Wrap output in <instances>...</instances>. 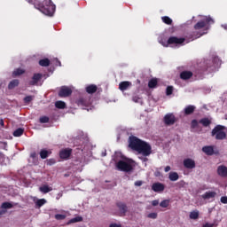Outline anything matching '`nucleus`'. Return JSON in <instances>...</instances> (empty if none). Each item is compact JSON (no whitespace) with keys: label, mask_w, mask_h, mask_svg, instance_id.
Instances as JSON below:
<instances>
[{"label":"nucleus","mask_w":227,"mask_h":227,"mask_svg":"<svg viewBox=\"0 0 227 227\" xmlns=\"http://www.w3.org/2000/svg\"><path fill=\"white\" fill-rule=\"evenodd\" d=\"M129 147L137 153H141L145 158H141L144 162L148 161L149 155H152V145L148 142L139 139L137 137L131 136L129 137Z\"/></svg>","instance_id":"obj_1"},{"label":"nucleus","mask_w":227,"mask_h":227,"mask_svg":"<svg viewBox=\"0 0 227 227\" xmlns=\"http://www.w3.org/2000/svg\"><path fill=\"white\" fill-rule=\"evenodd\" d=\"M29 4H34L36 10L42 12L44 15H48L49 17H52L54 15V12H56V5L52 3V0H28Z\"/></svg>","instance_id":"obj_2"},{"label":"nucleus","mask_w":227,"mask_h":227,"mask_svg":"<svg viewBox=\"0 0 227 227\" xmlns=\"http://www.w3.org/2000/svg\"><path fill=\"white\" fill-rule=\"evenodd\" d=\"M226 127L223 125H216L211 131L212 137H215L217 141H224L226 139Z\"/></svg>","instance_id":"obj_3"},{"label":"nucleus","mask_w":227,"mask_h":227,"mask_svg":"<svg viewBox=\"0 0 227 227\" xmlns=\"http://www.w3.org/2000/svg\"><path fill=\"white\" fill-rule=\"evenodd\" d=\"M115 168L116 169H118V171H124V173H130V171L134 169V167H132V164L123 160H119L115 164Z\"/></svg>","instance_id":"obj_4"},{"label":"nucleus","mask_w":227,"mask_h":227,"mask_svg":"<svg viewBox=\"0 0 227 227\" xmlns=\"http://www.w3.org/2000/svg\"><path fill=\"white\" fill-rule=\"evenodd\" d=\"M207 24H214V20L210 16L206 17L205 20L198 21L194 25V29H196V31H199V29H203V27H206Z\"/></svg>","instance_id":"obj_5"},{"label":"nucleus","mask_w":227,"mask_h":227,"mask_svg":"<svg viewBox=\"0 0 227 227\" xmlns=\"http://www.w3.org/2000/svg\"><path fill=\"white\" fill-rule=\"evenodd\" d=\"M116 207L119 209V215L121 217H125L127 215V212H129V207H127V204L124 202L119 201L116 203Z\"/></svg>","instance_id":"obj_6"},{"label":"nucleus","mask_w":227,"mask_h":227,"mask_svg":"<svg viewBox=\"0 0 227 227\" xmlns=\"http://www.w3.org/2000/svg\"><path fill=\"white\" fill-rule=\"evenodd\" d=\"M70 95H72V89L68 86L60 87L59 91V97H60V98H67V97H70Z\"/></svg>","instance_id":"obj_7"},{"label":"nucleus","mask_w":227,"mask_h":227,"mask_svg":"<svg viewBox=\"0 0 227 227\" xmlns=\"http://www.w3.org/2000/svg\"><path fill=\"white\" fill-rule=\"evenodd\" d=\"M163 121L168 126L175 125L176 123V117L173 114H167L163 118Z\"/></svg>","instance_id":"obj_8"},{"label":"nucleus","mask_w":227,"mask_h":227,"mask_svg":"<svg viewBox=\"0 0 227 227\" xmlns=\"http://www.w3.org/2000/svg\"><path fill=\"white\" fill-rule=\"evenodd\" d=\"M184 42H185V38L184 37H176V36H171L168 39L167 43L168 45H180L182 43H184Z\"/></svg>","instance_id":"obj_9"},{"label":"nucleus","mask_w":227,"mask_h":227,"mask_svg":"<svg viewBox=\"0 0 227 227\" xmlns=\"http://www.w3.org/2000/svg\"><path fill=\"white\" fill-rule=\"evenodd\" d=\"M70 155H72V149L70 148H65L59 152V157L60 159H64V160H68Z\"/></svg>","instance_id":"obj_10"},{"label":"nucleus","mask_w":227,"mask_h":227,"mask_svg":"<svg viewBox=\"0 0 227 227\" xmlns=\"http://www.w3.org/2000/svg\"><path fill=\"white\" fill-rule=\"evenodd\" d=\"M183 164L186 169H194V168H196V161L191 158L184 160Z\"/></svg>","instance_id":"obj_11"},{"label":"nucleus","mask_w":227,"mask_h":227,"mask_svg":"<svg viewBox=\"0 0 227 227\" xmlns=\"http://www.w3.org/2000/svg\"><path fill=\"white\" fill-rule=\"evenodd\" d=\"M192 75H194V73L185 70L180 73L179 77L180 79H182V81H189V79H191Z\"/></svg>","instance_id":"obj_12"},{"label":"nucleus","mask_w":227,"mask_h":227,"mask_svg":"<svg viewBox=\"0 0 227 227\" xmlns=\"http://www.w3.org/2000/svg\"><path fill=\"white\" fill-rule=\"evenodd\" d=\"M164 189H166V186L161 183H154L152 185V191L154 192H164Z\"/></svg>","instance_id":"obj_13"},{"label":"nucleus","mask_w":227,"mask_h":227,"mask_svg":"<svg viewBox=\"0 0 227 227\" xmlns=\"http://www.w3.org/2000/svg\"><path fill=\"white\" fill-rule=\"evenodd\" d=\"M42 77L43 75L40 73L34 74L32 81L29 82V85L35 86V84H38V82L42 80Z\"/></svg>","instance_id":"obj_14"},{"label":"nucleus","mask_w":227,"mask_h":227,"mask_svg":"<svg viewBox=\"0 0 227 227\" xmlns=\"http://www.w3.org/2000/svg\"><path fill=\"white\" fill-rule=\"evenodd\" d=\"M131 86H132V82H127V81L121 82L119 83V90L121 91H126V90H129V88H130Z\"/></svg>","instance_id":"obj_15"},{"label":"nucleus","mask_w":227,"mask_h":227,"mask_svg":"<svg viewBox=\"0 0 227 227\" xmlns=\"http://www.w3.org/2000/svg\"><path fill=\"white\" fill-rule=\"evenodd\" d=\"M202 152L206 153V155H209V156L214 155V153H217L214 152V146L212 145H206L202 147Z\"/></svg>","instance_id":"obj_16"},{"label":"nucleus","mask_w":227,"mask_h":227,"mask_svg":"<svg viewBox=\"0 0 227 227\" xmlns=\"http://www.w3.org/2000/svg\"><path fill=\"white\" fill-rule=\"evenodd\" d=\"M217 196V192H206L201 195L202 200H212V198H215Z\"/></svg>","instance_id":"obj_17"},{"label":"nucleus","mask_w":227,"mask_h":227,"mask_svg":"<svg viewBox=\"0 0 227 227\" xmlns=\"http://www.w3.org/2000/svg\"><path fill=\"white\" fill-rule=\"evenodd\" d=\"M217 173L220 176L227 177V167L221 165L217 168Z\"/></svg>","instance_id":"obj_18"},{"label":"nucleus","mask_w":227,"mask_h":227,"mask_svg":"<svg viewBox=\"0 0 227 227\" xmlns=\"http://www.w3.org/2000/svg\"><path fill=\"white\" fill-rule=\"evenodd\" d=\"M76 104L82 107H88L90 106V100L84 98H80L77 101Z\"/></svg>","instance_id":"obj_19"},{"label":"nucleus","mask_w":227,"mask_h":227,"mask_svg":"<svg viewBox=\"0 0 227 227\" xmlns=\"http://www.w3.org/2000/svg\"><path fill=\"white\" fill-rule=\"evenodd\" d=\"M184 114L185 116H189L190 114H192L196 111V106L192 105H189L184 108Z\"/></svg>","instance_id":"obj_20"},{"label":"nucleus","mask_w":227,"mask_h":227,"mask_svg":"<svg viewBox=\"0 0 227 227\" xmlns=\"http://www.w3.org/2000/svg\"><path fill=\"white\" fill-rule=\"evenodd\" d=\"M97 90L98 87L95 84H90L85 88V90L89 93V95H93V93H97Z\"/></svg>","instance_id":"obj_21"},{"label":"nucleus","mask_w":227,"mask_h":227,"mask_svg":"<svg viewBox=\"0 0 227 227\" xmlns=\"http://www.w3.org/2000/svg\"><path fill=\"white\" fill-rule=\"evenodd\" d=\"M51 153L52 151L47 149H42L39 153L41 159H47Z\"/></svg>","instance_id":"obj_22"},{"label":"nucleus","mask_w":227,"mask_h":227,"mask_svg":"<svg viewBox=\"0 0 227 227\" xmlns=\"http://www.w3.org/2000/svg\"><path fill=\"white\" fill-rule=\"evenodd\" d=\"M20 84V82L17 79H14L11 81L8 84V90H14V88H17Z\"/></svg>","instance_id":"obj_23"},{"label":"nucleus","mask_w":227,"mask_h":227,"mask_svg":"<svg viewBox=\"0 0 227 227\" xmlns=\"http://www.w3.org/2000/svg\"><path fill=\"white\" fill-rule=\"evenodd\" d=\"M39 191L41 192H43V194H47V192H51V191H52V187L47 185V184H43V186H41L39 188Z\"/></svg>","instance_id":"obj_24"},{"label":"nucleus","mask_w":227,"mask_h":227,"mask_svg":"<svg viewBox=\"0 0 227 227\" xmlns=\"http://www.w3.org/2000/svg\"><path fill=\"white\" fill-rule=\"evenodd\" d=\"M168 178L171 182H176L180 176H178V173L176 172H170L168 175Z\"/></svg>","instance_id":"obj_25"},{"label":"nucleus","mask_w":227,"mask_h":227,"mask_svg":"<svg viewBox=\"0 0 227 227\" xmlns=\"http://www.w3.org/2000/svg\"><path fill=\"white\" fill-rule=\"evenodd\" d=\"M159 82L157 81V78H153L148 82V87L151 89L157 88V84Z\"/></svg>","instance_id":"obj_26"},{"label":"nucleus","mask_w":227,"mask_h":227,"mask_svg":"<svg viewBox=\"0 0 227 227\" xmlns=\"http://www.w3.org/2000/svg\"><path fill=\"white\" fill-rule=\"evenodd\" d=\"M40 67H50L51 60L49 59H43L39 60Z\"/></svg>","instance_id":"obj_27"},{"label":"nucleus","mask_w":227,"mask_h":227,"mask_svg":"<svg viewBox=\"0 0 227 227\" xmlns=\"http://www.w3.org/2000/svg\"><path fill=\"white\" fill-rule=\"evenodd\" d=\"M161 20L164 24H167V26H171V24H173V20H171V18L168 16H163Z\"/></svg>","instance_id":"obj_28"},{"label":"nucleus","mask_w":227,"mask_h":227,"mask_svg":"<svg viewBox=\"0 0 227 227\" xmlns=\"http://www.w3.org/2000/svg\"><path fill=\"white\" fill-rule=\"evenodd\" d=\"M200 123H201L203 127H208L210 123H212V121H210L208 118H203L200 121Z\"/></svg>","instance_id":"obj_29"},{"label":"nucleus","mask_w":227,"mask_h":227,"mask_svg":"<svg viewBox=\"0 0 227 227\" xmlns=\"http://www.w3.org/2000/svg\"><path fill=\"white\" fill-rule=\"evenodd\" d=\"M22 134H24V129H22V128H19L16 130H14V132H13L14 137H20V136H22Z\"/></svg>","instance_id":"obj_30"},{"label":"nucleus","mask_w":227,"mask_h":227,"mask_svg":"<svg viewBox=\"0 0 227 227\" xmlns=\"http://www.w3.org/2000/svg\"><path fill=\"white\" fill-rule=\"evenodd\" d=\"M55 107H57V109H65L67 104L64 101H57L55 103Z\"/></svg>","instance_id":"obj_31"},{"label":"nucleus","mask_w":227,"mask_h":227,"mask_svg":"<svg viewBox=\"0 0 227 227\" xmlns=\"http://www.w3.org/2000/svg\"><path fill=\"white\" fill-rule=\"evenodd\" d=\"M82 221V218L81 216H76L74 218L70 219L67 222V224H74V223H81Z\"/></svg>","instance_id":"obj_32"},{"label":"nucleus","mask_w":227,"mask_h":227,"mask_svg":"<svg viewBox=\"0 0 227 227\" xmlns=\"http://www.w3.org/2000/svg\"><path fill=\"white\" fill-rule=\"evenodd\" d=\"M26 71H24V69L22 68H17L13 71L12 74L14 75V77H17L19 75H22V74H24Z\"/></svg>","instance_id":"obj_33"},{"label":"nucleus","mask_w":227,"mask_h":227,"mask_svg":"<svg viewBox=\"0 0 227 227\" xmlns=\"http://www.w3.org/2000/svg\"><path fill=\"white\" fill-rule=\"evenodd\" d=\"M200 217V211L195 210L190 213V219H198Z\"/></svg>","instance_id":"obj_34"},{"label":"nucleus","mask_w":227,"mask_h":227,"mask_svg":"<svg viewBox=\"0 0 227 227\" xmlns=\"http://www.w3.org/2000/svg\"><path fill=\"white\" fill-rule=\"evenodd\" d=\"M47 203V200L45 199H39L37 200V201L35 202L36 207H43V205H45Z\"/></svg>","instance_id":"obj_35"},{"label":"nucleus","mask_w":227,"mask_h":227,"mask_svg":"<svg viewBox=\"0 0 227 227\" xmlns=\"http://www.w3.org/2000/svg\"><path fill=\"white\" fill-rule=\"evenodd\" d=\"M161 208H168L169 207V200H164L160 203Z\"/></svg>","instance_id":"obj_36"},{"label":"nucleus","mask_w":227,"mask_h":227,"mask_svg":"<svg viewBox=\"0 0 227 227\" xmlns=\"http://www.w3.org/2000/svg\"><path fill=\"white\" fill-rule=\"evenodd\" d=\"M55 219L57 221H63V220L67 219V215H61V214H57V215H55Z\"/></svg>","instance_id":"obj_37"},{"label":"nucleus","mask_w":227,"mask_h":227,"mask_svg":"<svg viewBox=\"0 0 227 227\" xmlns=\"http://www.w3.org/2000/svg\"><path fill=\"white\" fill-rule=\"evenodd\" d=\"M2 208H13V204L10 203V202H4L2 204Z\"/></svg>","instance_id":"obj_38"},{"label":"nucleus","mask_w":227,"mask_h":227,"mask_svg":"<svg viewBox=\"0 0 227 227\" xmlns=\"http://www.w3.org/2000/svg\"><path fill=\"white\" fill-rule=\"evenodd\" d=\"M166 95L169 97V95H173V86H168L166 89Z\"/></svg>","instance_id":"obj_39"},{"label":"nucleus","mask_w":227,"mask_h":227,"mask_svg":"<svg viewBox=\"0 0 227 227\" xmlns=\"http://www.w3.org/2000/svg\"><path fill=\"white\" fill-rule=\"evenodd\" d=\"M47 166H54L56 164V159L51 158L46 160Z\"/></svg>","instance_id":"obj_40"},{"label":"nucleus","mask_w":227,"mask_h":227,"mask_svg":"<svg viewBox=\"0 0 227 227\" xmlns=\"http://www.w3.org/2000/svg\"><path fill=\"white\" fill-rule=\"evenodd\" d=\"M23 100L25 104H29L30 102H33V96H27Z\"/></svg>","instance_id":"obj_41"},{"label":"nucleus","mask_w":227,"mask_h":227,"mask_svg":"<svg viewBox=\"0 0 227 227\" xmlns=\"http://www.w3.org/2000/svg\"><path fill=\"white\" fill-rule=\"evenodd\" d=\"M40 123H49V117L43 116L39 119Z\"/></svg>","instance_id":"obj_42"},{"label":"nucleus","mask_w":227,"mask_h":227,"mask_svg":"<svg viewBox=\"0 0 227 227\" xmlns=\"http://www.w3.org/2000/svg\"><path fill=\"white\" fill-rule=\"evenodd\" d=\"M149 219H157V213H150L147 215Z\"/></svg>","instance_id":"obj_43"},{"label":"nucleus","mask_w":227,"mask_h":227,"mask_svg":"<svg viewBox=\"0 0 227 227\" xmlns=\"http://www.w3.org/2000/svg\"><path fill=\"white\" fill-rule=\"evenodd\" d=\"M220 201L223 203V205H227V196L221 197Z\"/></svg>","instance_id":"obj_44"},{"label":"nucleus","mask_w":227,"mask_h":227,"mask_svg":"<svg viewBox=\"0 0 227 227\" xmlns=\"http://www.w3.org/2000/svg\"><path fill=\"white\" fill-rule=\"evenodd\" d=\"M192 129H196V127H198V121L196 119L192 121Z\"/></svg>","instance_id":"obj_45"},{"label":"nucleus","mask_w":227,"mask_h":227,"mask_svg":"<svg viewBox=\"0 0 227 227\" xmlns=\"http://www.w3.org/2000/svg\"><path fill=\"white\" fill-rule=\"evenodd\" d=\"M143 185V181H136L135 182V186L136 187H141Z\"/></svg>","instance_id":"obj_46"},{"label":"nucleus","mask_w":227,"mask_h":227,"mask_svg":"<svg viewBox=\"0 0 227 227\" xmlns=\"http://www.w3.org/2000/svg\"><path fill=\"white\" fill-rule=\"evenodd\" d=\"M152 205H153V207H157V205H159V200H153Z\"/></svg>","instance_id":"obj_47"},{"label":"nucleus","mask_w":227,"mask_h":227,"mask_svg":"<svg viewBox=\"0 0 227 227\" xmlns=\"http://www.w3.org/2000/svg\"><path fill=\"white\" fill-rule=\"evenodd\" d=\"M214 223H206L202 227H214Z\"/></svg>","instance_id":"obj_48"},{"label":"nucleus","mask_w":227,"mask_h":227,"mask_svg":"<svg viewBox=\"0 0 227 227\" xmlns=\"http://www.w3.org/2000/svg\"><path fill=\"white\" fill-rule=\"evenodd\" d=\"M200 36H203V34L198 32L195 33V38H200Z\"/></svg>","instance_id":"obj_49"},{"label":"nucleus","mask_w":227,"mask_h":227,"mask_svg":"<svg viewBox=\"0 0 227 227\" xmlns=\"http://www.w3.org/2000/svg\"><path fill=\"white\" fill-rule=\"evenodd\" d=\"M133 102H136V103L139 102V97L137 96L133 97Z\"/></svg>","instance_id":"obj_50"},{"label":"nucleus","mask_w":227,"mask_h":227,"mask_svg":"<svg viewBox=\"0 0 227 227\" xmlns=\"http://www.w3.org/2000/svg\"><path fill=\"white\" fill-rule=\"evenodd\" d=\"M109 227H121V225L118 224V223H111L109 225Z\"/></svg>","instance_id":"obj_51"},{"label":"nucleus","mask_w":227,"mask_h":227,"mask_svg":"<svg viewBox=\"0 0 227 227\" xmlns=\"http://www.w3.org/2000/svg\"><path fill=\"white\" fill-rule=\"evenodd\" d=\"M213 61H214V63H219V61H221V60L219 59V58L215 57V58L213 59Z\"/></svg>","instance_id":"obj_52"},{"label":"nucleus","mask_w":227,"mask_h":227,"mask_svg":"<svg viewBox=\"0 0 227 227\" xmlns=\"http://www.w3.org/2000/svg\"><path fill=\"white\" fill-rule=\"evenodd\" d=\"M169 171H171V167L167 166V167L165 168V173H168V172H169Z\"/></svg>","instance_id":"obj_53"},{"label":"nucleus","mask_w":227,"mask_h":227,"mask_svg":"<svg viewBox=\"0 0 227 227\" xmlns=\"http://www.w3.org/2000/svg\"><path fill=\"white\" fill-rule=\"evenodd\" d=\"M30 157L32 158V159H36V153L34 152V153H32L31 154H30Z\"/></svg>","instance_id":"obj_54"},{"label":"nucleus","mask_w":227,"mask_h":227,"mask_svg":"<svg viewBox=\"0 0 227 227\" xmlns=\"http://www.w3.org/2000/svg\"><path fill=\"white\" fill-rule=\"evenodd\" d=\"M0 125L1 127H4V121L3 119H0Z\"/></svg>","instance_id":"obj_55"},{"label":"nucleus","mask_w":227,"mask_h":227,"mask_svg":"<svg viewBox=\"0 0 227 227\" xmlns=\"http://www.w3.org/2000/svg\"><path fill=\"white\" fill-rule=\"evenodd\" d=\"M4 214H6V210H2V211H0V217H1Z\"/></svg>","instance_id":"obj_56"},{"label":"nucleus","mask_w":227,"mask_h":227,"mask_svg":"<svg viewBox=\"0 0 227 227\" xmlns=\"http://www.w3.org/2000/svg\"><path fill=\"white\" fill-rule=\"evenodd\" d=\"M0 159H4V154L3 153H0Z\"/></svg>","instance_id":"obj_57"},{"label":"nucleus","mask_w":227,"mask_h":227,"mask_svg":"<svg viewBox=\"0 0 227 227\" xmlns=\"http://www.w3.org/2000/svg\"><path fill=\"white\" fill-rule=\"evenodd\" d=\"M222 27H223V29L227 30V25H223Z\"/></svg>","instance_id":"obj_58"},{"label":"nucleus","mask_w":227,"mask_h":227,"mask_svg":"<svg viewBox=\"0 0 227 227\" xmlns=\"http://www.w3.org/2000/svg\"><path fill=\"white\" fill-rule=\"evenodd\" d=\"M59 196H60V197L63 196V193H59Z\"/></svg>","instance_id":"obj_59"}]
</instances>
